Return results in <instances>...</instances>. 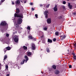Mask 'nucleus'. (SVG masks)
Segmentation results:
<instances>
[{"label":"nucleus","instance_id":"58836bf2","mask_svg":"<svg viewBox=\"0 0 76 76\" xmlns=\"http://www.w3.org/2000/svg\"><path fill=\"white\" fill-rule=\"evenodd\" d=\"M23 2H24V3H26V1H23Z\"/></svg>","mask_w":76,"mask_h":76},{"label":"nucleus","instance_id":"aec40b11","mask_svg":"<svg viewBox=\"0 0 76 76\" xmlns=\"http://www.w3.org/2000/svg\"><path fill=\"white\" fill-rule=\"evenodd\" d=\"M46 51H47V52L48 53H49L50 51V49H49V48H46Z\"/></svg>","mask_w":76,"mask_h":76},{"label":"nucleus","instance_id":"7c9ffc66","mask_svg":"<svg viewBox=\"0 0 76 76\" xmlns=\"http://www.w3.org/2000/svg\"><path fill=\"white\" fill-rule=\"evenodd\" d=\"M63 3L64 4H66V2L65 1H63Z\"/></svg>","mask_w":76,"mask_h":76},{"label":"nucleus","instance_id":"a211bd4d","mask_svg":"<svg viewBox=\"0 0 76 76\" xmlns=\"http://www.w3.org/2000/svg\"><path fill=\"white\" fill-rule=\"evenodd\" d=\"M52 68L55 69H56V65H53L52 66Z\"/></svg>","mask_w":76,"mask_h":76},{"label":"nucleus","instance_id":"0e129e2a","mask_svg":"<svg viewBox=\"0 0 76 76\" xmlns=\"http://www.w3.org/2000/svg\"><path fill=\"white\" fill-rule=\"evenodd\" d=\"M41 73H42V72H41Z\"/></svg>","mask_w":76,"mask_h":76},{"label":"nucleus","instance_id":"dca6fc26","mask_svg":"<svg viewBox=\"0 0 76 76\" xmlns=\"http://www.w3.org/2000/svg\"><path fill=\"white\" fill-rule=\"evenodd\" d=\"M48 42L51 43V42H53V41L51 39L48 38Z\"/></svg>","mask_w":76,"mask_h":76},{"label":"nucleus","instance_id":"ea45409f","mask_svg":"<svg viewBox=\"0 0 76 76\" xmlns=\"http://www.w3.org/2000/svg\"><path fill=\"white\" fill-rule=\"evenodd\" d=\"M69 68H72V65H70L69 66Z\"/></svg>","mask_w":76,"mask_h":76},{"label":"nucleus","instance_id":"20e7f679","mask_svg":"<svg viewBox=\"0 0 76 76\" xmlns=\"http://www.w3.org/2000/svg\"><path fill=\"white\" fill-rule=\"evenodd\" d=\"M18 25H20L22 22V19L21 18H19L18 20Z\"/></svg>","mask_w":76,"mask_h":76},{"label":"nucleus","instance_id":"f257e3e1","mask_svg":"<svg viewBox=\"0 0 76 76\" xmlns=\"http://www.w3.org/2000/svg\"><path fill=\"white\" fill-rule=\"evenodd\" d=\"M14 17L15 18H16V17H17V18H22V19L23 18V13H19L18 14L15 13L14 14Z\"/></svg>","mask_w":76,"mask_h":76},{"label":"nucleus","instance_id":"f704fd0d","mask_svg":"<svg viewBox=\"0 0 76 76\" xmlns=\"http://www.w3.org/2000/svg\"><path fill=\"white\" fill-rule=\"evenodd\" d=\"M4 1H5L4 0H1V2L3 3V2H4Z\"/></svg>","mask_w":76,"mask_h":76},{"label":"nucleus","instance_id":"3c124183","mask_svg":"<svg viewBox=\"0 0 76 76\" xmlns=\"http://www.w3.org/2000/svg\"><path fill=\"white\" fill-rule=\"evenodd\" d=\"M12 4H14L15 3H14V2H12Z\"/></svg>","mask_w":76,"mask_h":76},{"label":"nucleus","instance_id":"13d9d810","mask_svg":"<svg viewBox=\"0 0 76 76\" xmlns=\"http://www.w3.org/2000/svg\"><path fill=\"white\" fill-rule=\"evenodd\" d=\"M43 43H45V42H42Z\"/></svg>","mask_w":76,"mask_h":76},{"label":"nucleus","instance_id":"6e6552de","mask_svg":"<svg viewBox=\"0 0 76 76\" xmlns=\"http://www.w3.org/2000/svg\"><path fill=\"white\" fill-rule=\"evenodd\" d=\"M54 72L55 75H58V74L60 73V71H59L57 69Z\"/></svg>","mask_w":76,"mask_h":76},{"label":"nucleus","instance_id":"0eeeda50","mask_svg":"<svg viewBox=\"0 0 76 76\" xmlns=\"http://www.w3.org/2000/svg\"><path fill=\"white\" fill-rule=\"evenodd\" d=\"M32 49L33 50H35V45L34 43L32 44Z\"/></svg>","mask_w":76,"mask_h":76},{"label":"nucleus","instance_id":"8fccbe9b","mask_svg":"<svg viewBox=\"0 0 76 76\" xmlns=\"http://www.w3.org/2000/svg\"><path fill=\"white\" fill-rule=\"evenodd\" d=\"M30 5H32V4H32V3H30Z\"/></svg>","mask_w":76,"mask_h":76},{"label":"nucleus","instance_id":"a878e982","mask_svg":"<svg viewBox=\"0 0 76 76\" xmlns=\"http://www.w3.org/2000/svg\"><path fill=\"white\" fill-rule=\"evenodd\" d=\"M27 29L28 30H31V27H30V26H28L27 27Z\"/></svg>","mask_w":76,"mask_h":76},{"label":"nucleus","instance_id":"4be33fe9","mask_svg":"<svg viewBox=\"0 0 76 76\" xmlns=\"http://www.w3.org/2000/svg\"><path fill=\"white\" fill-rule=\"evenodd\" d=\"M28 38H29V39H33V37H32V36H29V37H28Z\"/></svg>","mask_w":76,"mask_h":76},{"label":"nucleus","instance_id":"e2e57ef3","mask_svg":"<svg viewBox=\"0 0 76 76\" xmlns=\"http://www.w3.org/2000/svg\"><path fill=\"white\" fill-rule=\"evenodd\" d=\"M41 73H42V72H41Z\"/></svg>","mask_w":76,"mask_h":76},{"label":"nucleus","instance_id":"c756f323","mask_svg":"<svg viewBox=\"0 0 76 76\" xmlns=\"http://www.w3.org/2000/svg\"><path fill=\"white\" fill-rule=\"evenodd\" d=\"M17 31H16L15 32H13V34H17Z\"/></svg>","mask_w":76,"mask_h":76},{"label":"nucleus","instance_id":"e433bc0d","mask_svg":"<svg viewBox=\"0 0 76 76\" xmlns=\"http://www.w3.org/2000/svg\"><path fill=\"white\" fill-rule=\"evenodd\" d=\"M35 17H36V18H38V15L35 14Z\"/></svg>","mask_w":76,"mask_h":76},{"label":"nucleus","instance_id":"5701e85b","mask_svg":"<svg viewBox=\"0 0 76 76\" xmlns=\"http://www.w3.org/2000/svg\"><path fill=\"white\" fill-rule=\"evenodd\" d=\"M55 34L56 35H58L59 34V33L58 31H56L55 33Z\"/></svg>","mask_w":76,"mask_h":76},{"label":"nucleus","instance_id":"4c0bfd02","mask_svg":"<svg viewBox=\"0 0 76 76\" xmlns=\"http://www.w3.org/2000/svg\"><path fill=\"white\" fill-rule=\"evenodd\" d=\"M6 69H7L8 68V65H6L5 66Z\"/></svg>","mask_w":76,"mask_h":76},{"label":"nucleus","instance_id":"6e6d98bb","mask_svg":"<svg viewBox=\"0 0 76 76\" xmlns=\"http://www.w3.org/2000/svg\"><path fill=\"white\" fill-rule=\"evenodd\" d=\"M67 51H68V52H69V50H67Z\"/></svg>","mask_w":76,"mask_h":76},{"label":"nucleus","instance_id":"9b49d317","mask_svg":"<svg viewBox=\"0 0 76 76\" xmlns=\"http://www.w3.org/2000/svg\"><path fill=\"white\" fill-rule=\"evenodd\" d=\"M15 12L17 14L19 13L20 12V10H19V9L18 8H17L16 9V11Z\"/></svg>","mask_w":76,"mask_h":76},{"label":"nucleus","instance_id":"79ce46f5","mask_svg":"<svg viewBox=\"0 0 76 76\" xmlns=\"http://www.w3.org/2000/svg\"><path fill=\"white\" fill-rule=\"evenodd\" d=\"M42 6H43V5H42V4H41L40 5V7H42Z\"/></svg>","mask_w":76,"mask_h":76},{"label":"nucleus","instance_id":"2eb2a0df","mask_svg":"<svg viewBox=\"0 0 76 76\" xmlns=\"http://www.w3.org/2000/svg\"><path fill=\"white\" fill-rule=\"evenodd\" d=\"M20 3V1H19V0H18V1H16L15 2V4H19Z\"/></svg>","mask_w":76,"mask_h":76},{"label":"nucleus","instance_id":"5fc2aeb1","mask_svg":"<svg viewBox=\"0 0 76 76\" xmlns=\"http://www.w3.org/2000/svg\"><path fill=\"white\" fill-rule=\"evenodd\" d=\"M60 18H62V17H61V16H60Z\"/></svg>","mask_w":76,"mask_h":76},{"label":"nucleus","instance_id":"a19ab883","mask_svg":"<svg viewBox=\"0 0 76 76\" xmlns=\"http://www.w3.org/2000/svg\"><path fill=\"white\" fill-rule=\"evenodd\" d=\"M74 46H75V47H76V43H75V44H74Z\"/></svg>","mask_w":76,"mask_h":76},{"label":"nucleus","instance_id":"423d86ee","mask_svg":"<svg viewBox=\"0 0 76 76\" xmlns=\"http://www.w3.org/2000/svg\"><path fill=\"white\" fill-rule=\"evenodd\" d=\"M63 34L62 35L61 34L60 37L61 38V40H63V39H65V38L66 37V35H64V33H63Z\"/></svg>","mask_w":76,"mask_h":76},{"label":"nucleus","instance_id":"c03bdc74","mask_svg":"<svg viewBox=\"0 0 76 76\" xmlns=\"http://www.w3.org/2000/svg\"><path fill=\"white\" fill-rule=\"evenodd\" d=\"M19 26L17 25V26H16V28H19Z\"/></svg>","mask_w":76,"mask_h":76},{"label":"nucleus","instance_id":"37998d69","mask_svg":"<svg viewBox=\"0 0 76 76\" xmlns=\"http://www.w3.org/2000/svg\"><path fill=\"white\" fill-rule=\"evenodd\" d=\"M31 9H32V10L33 11H34V9L33 8H31Z\"/></svg>","mask_w":76,"mask_h":76},{"label":"nucleus","instance_id":"f8f14e48","mask_svg":"<svg viewBox=\"0 0 76 76\" xmlns=\"http://www.w3.org/2000/svg\"><path fill=\"white\" fill-rule=\"evenodd\" d=\"M68 6L70 9H72V5H70V4L69 3L68 4Z\"/></svg>","mask_w":76,"mask_h":76},{"label":"nucleus","instance_id":"09e8293b","mask_svg":"<svg viewBox=\"0 0 76 76\" xmlns=\"http://www.w3.org/2000/svg\"><path fill=\"white\" fill-rule=\"evenodd\" d=\"M10 76V75L9 74H8L7 75V76Z\"/></svg>","mask_w":76,"mask_h":76},{"label":"nucleus","instance_id":"603ef678","mask_svg":"<svg viewBox=\"0 0 76 76\" xmlns=\"http://www.w3.org/2000/svg\"><path fill=\"white\" fill-rule=\"evenodd\" d=\"M76 4L75 5V7H74V8H76Z\"/></svg>","mask_w":76,"mask_h":76},{"label":"nucleus","instance_id":"72a5a7b5","mask_svg":"<svg viewBox=\"0 0 76 76\" xmlns=\"http://www.w3.org/2000/svg\"><path fill=\"white\" fill-rule=\"evenodd\" d=\"M72 55H73V56H75V53H72Z\"/></svg>","mask_w":76,"mask_h":76},{"label":"nucleus","instance_id":"ddd939ff","mask_svg":"<svg viewBox=\"0 0 76 76\" xmlns=\"http://www.w3.org/2000/svg\"><path fill=\"white\" fill-rule=\"evenodd\" d=\"M54 11H57V5H55L54 7L53 8Z\"/></svg>","mask_w":76,"mask_h":76},{"label":"nucleus","instance_id":"6ab92c4d","mask_svg":"<svg viewBox=\"0 0 76 76\" xmlns=\"http://www.w3.org/2000/svg\"><path fill=\"white\" fill-rule=\"evenodd\" d=\"M6 48V49H7V50H10V47H7L6 48Z\"/></svg>","mask_w":76,"mask_h":76},{"label":"nucleus","instance_id":"393cba45","mask_svg":"<svg viewBox=\"0 0 76 76\" xmlns=\"http://www.w3.org/2000/svg\"><path fill=\"white\" fill-rule=\"evenodd\" d=\"M43 30L44 31H47V27H45L43 28Z\"/></svg>","mask_w":76,"mask_h":76},{"label":"nucleus","instance_id":"f03ea898","mask_svg":"<svg viewBox=\"0 0 76 76\" xmlns=\"http://www.w3.org/2000/svg\"><path fill=\"white\" fill-rule=\"evenodd\" d=\"M14 39L15 42H18V41H19L18 36L16 35L14 36Z\"/></svg>","mask_w":76,"mask_h":76},{"label":"nucleus","instance_id":"39448f33","mask_svg":"<svg viewBox=\"0 0 76 76\" xmlns=\"http://www.w3.org/2000/svg\"><path fill=\"white\" fill-rule=\"evenodd\" d=\"M7 25V23L5 21H3L0 23L1 26H6Z\"/></svg>","mask_w":76,"mask_h":76},{"label":"nucleus","instance_id":"9d476101","mask_svg":"<svg viewBox=\"0 0 76 76\" xmlns=\"http://www.w3.org/2000/svg\"><path fill=\"white\" fill-rule=\"evenodd\" d=\"M27 56H32V53L31 52H27Z\"/></svg>","mask_w":76,"mask_h":76},{"label":"nucleus","instance_id":"680f3d73","mask_svg":"<svg viewBox=\"0 0 76 76\" xmlns=\"http://www.w3.org/2000/svg\"><path fill=\"white\" fill-rule=\"evenodd\" d=\"M41 73H42V72H41Z\"/></svg>","mask_w":76,"mask_h":76},{"label":"nucleus","instance_id":"473e14b6","mask_svg":"<svg viewBox=\"0 0 76 76\" xmlns=\"http://www.w3.org/2000/svg\"><path fill=\"white\" fill-rule=\"evenodd\" d=\"M6 37H9V34H6Z\"/></svg>","mask_w":76,"mask_h":76},{"label":"nucleus","instance_id":"2f4dec72","mask_svg":"<svg viewBox=\"0 0 76 76\" xmlns=\"http://www.w3.org/2000/svg\"><path fill=\"white\" fill-rule=\"evenodd\" d=\"M73 58H74V59H75V60H76V56H73Z\"/></svg>","mask_w":76,"mask_h":76},{"label":"nucleus","instance_id":"4468645a","mask_svg":"<svg viewBox=\"0 0 76 76\" xmlns=\"http://www.w3.org/2000/svg\"><path fill=\"white\" fill-rule=\"evenodd\" d=\"M25 59H23L22 60V61L20 63V64H23L25 63L24 62L25 61Z\"/></svg>","mask_w":76,"mask_h":76},{"label":"nucleus","instance_id":"cd10ccee","mask_svg":"<svg viewBox=\"0 0 76 76\" xmlns=\"http://www.w3.org/2000/svg\"><path fill=\"white\" fill-rule=\"evenodd\" d=\"M50 4H48V5H47L46 6V8H48V7H49L50 6Z\"/></svg>","mask_w":76,"mask_h":76},{"label":"nucleus","instance_id":"a18cd8bd","mask_svg":"<svg viewBox=\"0 0 76 76\" xmlns=\"http://www.w3.org/2000/svg\"><path fill=\"white\" fill-rule=\"evenodd\" d=\"M44 37V35H43L42 36H41V38H43Z\"/></svg>","mask_w":76,"mask_h":76},{"label":"nucleus","instance_id":"4d7b16f0","mask_svg":"<svg viewBox=\"0 0 76 76\" xmlns=\"http://www.w3.org/2000/svg\"><path fill=\"white\" fill-rule=\"evenodd\" d=\"M1 3H0V5H1V2H0Z\"/></svg>","mask_w":76,"mask_h":76},{"label":"nucleus","instance_id":"49530a36","mask_svg":"<svg viewBox=\"0 0 76 76\" xmlns=\"http://www.w3.org/2000/svg\"><path fill=\"white\" fill-rule=\"evenodd\" d=\"M31 31V30H30L29 31H28V34H29V32Z\"/></svg>","mask_w":76,"mask_h":76},{"label":"nucleus","instance_id":"de8ad7c7","mask_svg":"<svg viewBox=\"0 0 76 76\" xmlns=\"http://www.w3.org/2000/svg\"><path fill=\"white\" fill-rule=\"evenodd\" d=\"M73 15H76V13H75V12L74 13Z\"/></svg>","mask_w":76,"mask_h":76},{"label":"nucleus","instance_id":"864d4df0","mask_svg":"<svg viewBox=\"0 0 76 76\" xmlns=\"http://www.w3.org/2000/svg\"><path fill=\"white\" fill-rule=\"evenodd\" d=\"M25 61H26V63H27V61H28V60H25Z\"/></svg>","mask_w":76,"mask_h":76},{"label":"nucleus","instance_id":"bb28decb","mask_svg":"<svg viewBox=\"0 0 76 76\" xmlns=\"http://www.w3.org/2000/svg\"><path fill=\"white\" fill-rule=\"evenodd\" d=\"M4 52L5 53H6V51H7V49H4Z\"/></svg>","mask_w":76,"mask_h":76},{"label":"nucleus","instance_id":"c85d7f7f","mask_svg":"<svg viewBox=\"0 0 76 76\" xmlns=\"http://www.w3.org/2000/svg\"><path fill=\"white\" fill-rule=\"evenodd\" d=\"M53 41L54 42H55L56 41V38H55L53 39Z\"/></svg>","mask_w":76,"mask_h":76},{"label":"nucleus","instance_id":"b1692460","mask_svg":"<svg viewBox=\"0 0 76 76\" xmlns=\"http://www.w3.org/2000/svg\"><path fill=\"white\" fill-rule=\"evenodd\" d=\"M7 58V56L5 55L4 56V60H6V59Z\"/></svg>","mask_w":76,"mask_h":76},{"label":"nucleus","instance_id":"1a4fd4ad","mask_svg":"<svg viewBox=\"0 0 76 76\" xmlns=\"http://www.w3.org/2000/svg\"><path fill=\"white\" fill-rule=\"evenodd\" d=\"M48 23H51V20L50 18H48L47 20Z\"/></svg>","mask_w":76,"mask_h":76},{"label":"nucleus","instance_id":"7ed1b4c3","mask_svg":"<svg viewBox=\"0 0 76 76\" xmlns=\"http://www.w3.org/2000/svg\"><path fill=\"white\" fill-rule=\"evenodd\" d=\"M48 11L47 10L45 11L44 12V15L46 19H47L48 18Z\"/></svg>","mask_w":76,"mask_h":76},{"label":"nucleus","instance_id":"bf43d9fd","mask_svg":"<svg viewBox=\"0 0 76 76\" xmlns=\"http://www.w3.org/2000/svg\"><path fill=\"white\" fill-rule=\"evenodd\" d=\"M27 45H28V46L29 45V44H27Z\"/></svg>","mask_w":76,"mask_h":76},{"label":"nucleus","instance_id":"c9c22d12","mask_svg":"<svg viewBox=\"0 0 76 76\" xmlns=\"http://www.w3.org/2000/svg\"><path fill=\"white\" fill-rule=\"evenodd\" d=\"M62 7L63 9H65V7H64V6H62Z\"/></svg>","mask_w":76,"mask_h":76},{"label":"nucleus","instance_id":"052dcab7","mask_svg":"<svg viewBox=\"0 0 76 76\" xmlns=\"http://www.w3.org/2000/svg\"><path fill=\"white\" fill-rule=\"evenodd\" d=\"M20 29H22V28H21Z\"/></svg>","mask_w":76,"mask_h":76},{"label":"nucleus","instance_id":"f3484780","mask_svg":"<svg viewBox=\"0 0 76 76\" xmlns=\"http://www.w3.org/2000/svg\"><path fill=\"white\" fill-rule=\"evenodd\" d=\"M24 58L26 60H29V58H28V57L26 56H24Z\"/></svg>","mask_w":76,"mask_h":76},{"label":"nucleus","instance_id":"412c9836","mask_svg":"<svg viewBox=\"0 0 76 76\" xmlns=\"http://www.w3.org/2000/svg\"><path fill=\"white\" fill-rule=\"evenodd\" d=\"M23 48L24 49V50H27V47L25 46H24L23 47Z\"/></svg>","mask_w":76,"mask_h":76}]
</instances>
